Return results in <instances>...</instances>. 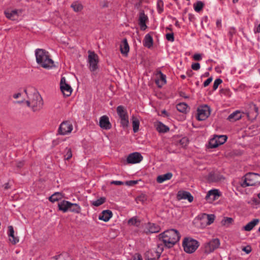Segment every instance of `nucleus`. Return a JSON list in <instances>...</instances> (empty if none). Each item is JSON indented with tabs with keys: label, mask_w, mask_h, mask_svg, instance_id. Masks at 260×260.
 Instances as JSON below:
<instances>
[{
	"label": "nucleus",
	"mask_w": 260,
	"mask_h": 260,
	"mask_svg": "<svg viewBox=\"0 0 260 260\" xmlns=\"http://www.w3.org/2000/svg\"><path fill=\"white\" fill-rule=\"evenodd\" d=\"M105 201H106L105 198L101 197L100 199H98L95 201H92L91 202V204H92V205H93L94 206L98 207V206L102 205L103 204H104L105 203Z\"/></svg>",
	"instance_id": "38"
},
{
	"label": "nucleus",
	"mask_w": 260,
	"mask_h": 260,
	"mask_svg": "<svg viewBox=\"0 0 260 260\" xmlns=\"http://www.w3.org/2000/svg\"><path fill=\"white\" fill-rule=\"evenodd\" d=\"M146 232L155 233L160 231V228L155 223L149 222L146 225Z\"/></svg>",
	"instance_id": "21"
},
{
	"label": "nucleus",
	"mask_w": 260,
	"mask_h": 260,
	"mask_svg": "<svg viewBox=\"0 0 260 260\" xmlns=\"http://www.w3.org/2000/svg\"><path fill=\"white\" fill-rule=\"evenodd\" d=\"M188 107V105L184 103H179L176 106L177 109L182 113L186 112L187 110Z\"/></svg>",
	"instance_id": "37"
},
{
	"label": "nucleus",
	"mask_w": 260,
	"mask_h": 260,
	"mask_svg": "<svg viewBox=\"0 0 260 260\" xmlns=\"http://www.w3.org/2000/svg\"><path fill=\"white\" fill-rule=\"evenodd\" d=\"M120 124L123 128L127 127L129 124L128 115L126 110L122 106H118L116 108Z\"/></svg>",
	"instance_id": "6"
},
{
	"label": "nucleus",
	"mask_w": 260,
	"mask_h": 260,
	"mask_svg": "<svg viewBox=\"0 0 260 260\" xmlns=\"http://www.w3.org/2000/svg\"><path fill=\"white\" fill-rule=\"evenodd\" d=\"M9 188V183H6L5 184V188L8 189Z\"/></svg>",
	"instance_id": "60"
},
{
	"label": "nucleus",
	"mask_w": 260,
	"mask_h": 260,
	"mask_svg": "<svg viewBox=\"0 0 260 260\" xmlns=\"http://www.w3.org/2000/svg\"><path fill=\"white\" fill-rule=\"evenodd\" d=\"M187 141V139L185 138H183L180 140V143H184L185 142Z\"/></svg>",
	"instance_id": "59"
},
{
	"label": "nucleus",
	"mask_w": 260,
	"mask_h": 260,
	"mask_svg": "<svg viewBox=\"0 0 260 260\" xmlns=\"http://www.w3.org/2000/svg\"><path fill=\"white\" fill-rule=\"evenodd\" d=\"M73 129V126L71 122L69 121H63L60 124L58 133L60 135H67L70 134Z\"/></svg>",
	"instance_id": "9"
},
{
	"label": "nucleus",
	"mask_w": 260,
	"mask_h": 260,
	"mask_svg": "<svg viewBox=\"0 0 260 260\" xmlns=\"http://www.w3.org/2000/svg\"><path fill=\"white\" fill-rule=\"evenodd\" d=\"M164 246L162 244H158L157 245V247L154 249L156 250V252L160 256L162 252L164 251Z\"/></svg>",
	"instance_id": "43"
},
{
	"label": "nucleus",
	"mask_w": 260,
	"mask_h": 260,
	"mask_svg": "<svg viewBox=\"0 0 260 260\" xmlns=\"http://www.w3.org/2000/svg\"><path fill=\"white\" fill-rule=\"evenodd\" d=\"M238 0H233L234 3H235L238 2Z\"/></svg>",
	"instance_id": "63"
},
{
	"label": "nucleus",
	"mask_w": 260,
	"mask_h": 260,
	"mask_svg": "<svg viewBox=\"0 0 260 260\" xmlns=\"http://www.w3.org/2000/svg\"><path fill=\"white\" fill-rule=\"evenodd\" d=\"M242 250L245 251L247 254H248L251 251V248L249 246L244 247L242 248Z\"/></svg>",
	"instance_id": "54"
},
{
	"label": "nucleus",
	"mask_w": 260,
	"mask_h": 260,
	"mask_svg": "<svg viewBox=\"0 0 260 260\" xmlns=\"http://www.w3.org/2000/svg\"><path fill=\"white\" fill-rule=\"evenodd\" d=\"M21 96L20 93H15L13 95V98L15 99L19 98Z\"/></svg>",
	"instance_id": "57"
},
{
	"label": "nucleus",
	"mask_w": 260,
	"mask_h": 260,
	"mask_svg": "<svg viewBox=\"0 0 260 260\" xmlns=\"http://www.w3.org/2000/svg\"><path fill=\"white\" fill-rule=\"evenodd\" d=\"M259 222V220L258 219H254L248 222L246 225L243 226L241 230L247 232L250 231L255 225L258 224Z\"/></svg>",
	"instance_id": "25"
},
{
	"label": "nucleus",
	"mask_w": 260,
	"mask_h": 260,
	"mask_svg": "<svg viewBox=\"0 0 260 260\" xmlns=\"http://www.w3.org/2000/svg\"><path fill=\"white\" fill-rule=\"evenodd\" d=\"M173 176V174L171 172L167 173L165 174L159 175L157 176L156 181L159 183H161L165 181L170 180Z\"/></svg>",
	"instance_id": "28"
},
{
	"label": "nucleus",
	"mask_w": 260,
	"mask_h": 260,
	"mask_svg": "<svg viewBox=\"0 0 260 260\" xmlns=\"http://www.w3.org/2000/svg\"><path fill=\"white\" fill-rule=\"evenodd\" d=\"M143 159L142 155L139 152H133L129 154L126 161L128 164H134L140 162Z\"/></svg>",
	"instance_id": "15"
},
{
	"label": "nucleus",
	"mask_w": 260,
	"mask_h": 260,
	"mask_svg": "<svg viewBox=\"0 0 260 260\" xmlns=\"http://www.w3.org/2000/svg\"><path fill=\"white\" fill-rule=\"evenodd\" d=\"M5 15L8 18L12 20H17L18 18V11L16 10L5 12Z\"/></svg>",
	"instance_id": "30"
},
{
	"label": "nucleus",
	"mask_w": 260,
	"mask_h": 260,
	"mask_svg": "<svg viewBox=\"0 0 260 260\" xmlns=\"http://www.w3.org/2000/svg\"><path fill=\"white\" fill-rule=\"evenodd\" d=\"M242 118V114L240 111H236L231 113L228 117V119L231 122H234Z\"/></svg>",
	"instance_id": "27"
},
{
	"label": "nucleus",
	"mask_w": 260,
	"mask_h": 260,
	"mask_svg": "<svg viewBox=\"0 0 260 260\" xmlns=\"http://www.w3.org/2000/svg\"><path fill=\"white\" fill-rule=\"evenodd\" d=\"M131 260H143L141 255L140 254L136 253L135 254Z\"/></svg>",
	"instance_id": "49"
},
{
	"label": "nucleus",
	"mask_w": 260,
	"mask_h": 260,
	"mask_svg": "<svg viewBox=\"0 0 260 260\" xmlns=\"http://www.w3.org/2000/svg\"><path fill=\"white\" fill-rule=\"evenodd\" d=\"M133 129L134 133H137L139 129L140 120L137 116L133 115L132 117Z\"/></svg>",
	"instance_id": "29"
},
{
	"label": "nucleus",
	"mask_w": 260,
	"mask_h": 260,
	"mask_svg": "<svg viewBox=\"0 0 260 260\" xmlns=\"http://www.w3.org/2000/svg\"><path fill=\"white\" fill-rule=\"evenodd\" d=\"M35 55L37 63L43 68L50 69L54 66V61L45 50L37 49L35 50Z\"/></svg>",
	"instance_id": "3"
},
{
	"label": "nucleus",
	"mask_w": 260,
	"mask_h": 260,
	"mask_svg": "<svg viewBox=\"0 0 260 260\" xmlns=\"http://www.w3.org/2000/svg\"><path fill=\"white\" fill-rule=\"evenodd\" d=\"M226 140L227 137L225 135L215 136L212 139H210L209 146L211 148H216L224 143Z\"/></svg>",
	"instance_id": "10"
},
{
	"label": "nucleus",
	"mask_w": 260,
	"mask_h": 260,
	"mask_svg": "<svg viewBox=\"0 0 260 260\" xmlns=\"http://www.w3.org/2000/svg\"><path fill=\"white\" fill-rule=\"evenodd\" d=\"M64 159L66 160L70 159L72 157V152L71 148H66L65 149V154L64 155Z\"/></svg>",
	"instance_id": "42"
},
{
	"label": "nucleus",
	"mask_w": 260,
	"mask_h": 260,
	"mask_svg": "<svg viewBox=\"0 0 260 260\" xmlns=\"http://www.w3.org/2000/svg\"><path fill=\"white\" fill-rule=\"evenodd\" d=\"M60 88L61 92L64 96H69L71 94L72 89L71 86L66 83V79L64 77H62L61 78Z\"/></svg>",
	"instance_id": "13"
},
{
	"label": "nucleus",
	"mask_w": 260,
	"mask_h": 260,
	"mask_svg": "<svg viewBox=\"0 0 260 260\" xmlns=\"http://www.w3.org/2000/svg\"><path fill=\"white\" fill-rule=\"evenodd\" d=\"M184 250L187 253L194 252L199 246V242L190 237L185 238L182 242Z\"/></svg>",
	"instance_id": "4"
},
{
	"label": "nucleus",
	"mask_w": 260,
	"mask_h": 260,
	"mask_svg": "<svg viewBox=\"0 0 260 260\" xmlns=\"http://www.w3.org/2000/svg\"><path fill=\"white\" fill-rule=\"evenodd\" d=\"M69 211L75 213H80L81 211V208L78 204L72 203Z\"/></svg>",
	"instance_id": "36"
},
{
	"label": "nucleus",
	"mask_w": 260,
	"mask_h": 260,
	"mask_svg": "<svg viewBox=\"0 0 260 260\" xmlns=\"http://www.w3.org/2000/svg\"><path fill=\"white\" fill-rule=\"evenodd\" d=\"M156 76L158 79L155 80V83L158 87H161L167 82L166 76L160 71L157 73Z\"/></svg>",
	"instance_id": "19"
},
{
	"label": "nucleus",
	"mask_w": 260,
	"mask_h": 260,
	"mask_svg": "<svg viewBox=\"0 0 260 260\" xmlns=\"http://www.w3.org/2000/svg\"><path fill=\"white\" fill-rule=\"evenodd\" d=\"M157 11L161 14L164 11V2L162 0H157L156 4Z\"/></svg>",
	"instance_id": "40"
},
{
	"label": "nucleus",
	"mask_w": 260,
	"mask_h": 260,
	"mask_svg": "<svg viewBox=\"0 0 260 260\" xmlns=\"http://www.w3.org/2000/svg\"><path fill=\"white\" fill-rule=\"evenodd\" d=\"M148 18L146 15L143 11H141L139 13V24L140 28L142 30H145L147 26L146 24V22L148 21Z\"/></svg>",
	"instance_id": "18"
},
{
	"label": "nucleus",
	"mask_w": 260,
	"mask_h": 260,
	"mask_svg": "<svg viewBox=\"0 0 260 260\" xmlns=\"http://www.w3.org/2000/svg\"><path fill=\"white\" fill-rule=\"evenodd\" d=\"M62 198V193L59 192H56L49 197V200L52 203H54L61 200Z\"/></svg>",
	"instance_id": "34"
},
{
	"label": "nucleus",
	"mask_w": 260,
	"mask_h": 260,
	"mask_svg": "<svg viewBox=\"0 0 260 260\" xmlns=\"http://www.w3.org/2000/svg\"><path fill=\"white\" fill-rule=\"evenodd\" d=\"M166 39L170 42H173L174 41V37L173 33L167 34L166 35Z\"/></svg>",
	"instance_id": "45"
},
{
	"label": "nucleus",
	"mask_w": 260,
	"mask_h": 260,
	"mask_svg": "<svg viewBox=\"0 0 260 260\" xmlns=\"http://www.w3.org/2000/svg\"><path fill=\"white\" fill-rule=\"evenodd\" d=\"M222 178V176L215 172L210 173L208 176V180L210 182H217L220 181Z\"/></svg>",
	"instance_id": "31"
},
{
	"label": "nucleus",
	"mask_w": 260,
	"mask_h": 260,
	"mask_svg": "<svg viewBox=\"0 0 260 260\" xmlns=\"http://www.w3.org/2000/svg\"><path fill=\"white\" fill-rule=\"evenodd\" d=\"M145 257L148 260H156L159 256L154 249H151L145 253Z\"/></svg>",
	"instance_id": "23"
},
{
	"label": "nucleus",
	"mask_w": 260,
	"mask_h": 260,
	"mask_svg": "<svg viewBox=\"0 0 260 260\" xmlns=\"http://www.w3.org/2000/svg\"><path fill=\"white\" fill-rule=\"evenodd\" d=\"M222 81L220 78L216 79L213 83V88L214 90H215L217 89L219 84L222 83Z\"/></svg>",
	"instance_id": "44"
},
{
	"label": "nucleus",
	"mask_w": 260,
	"mask_h": 260,
	"mask_svg": "<svg viewBox=\"0 0 260 260\" xmlns=\"http://www.w3.org/2000/svg\"><path fill=\"white\" fill-rule=\"evenodd\" d=\"M191 68L195 71H198L200 69V64L199 63H193L191 64Z\"/></svg>",
	"instance_id": "48"
},
{
	"label": "nucleus",
	"mask_w": 260,
	"mask_h": 260,
	"mask_svg": "<svg viewBox=\"0 0 260 260\" xmlns=\"http://www.w3.org/2000/svg\"><path fill=\"white\" fill-rule=\"evenodd\" d=\"M210 115V108L207 105L200 106L198 109L197 119L200 121L206 119Z\"/></svg>",
	"instance_id": "11"
},
{
	"label": "nucleus",
	"mask_w": 260,
	"mask_h": 260,
	"mask_svg": "<svg viewBox=\"0 0 260 260\" xmlns=\"http://www.w3.org/2000/svg\"><path fill=\"white\" fill-rule=\"evenodd\" d=\"M112 216V212L109 210H106L102 211L99 216V219L105 222L108 221Z\"/></svg>",
	"instance_id": "24"
},
{
	"label": "nucleus",
	"mask_w": 260,
	"mask_h": 260,
	"mask_svg": "<svg viewBox=\"0 0 260 260\" xmlns=\"http://www.w3.org/2000/svg\"><path fill=\"white\" fill-rule=\"evenodd\" d=\"M22 102H23V101H18L16 103H17L18 104H20V103H22Z\"/></svg>",
	"instance_id": "64"
},
{
	"label": "nucleus",
	"mask_w": 260,
	"mask_h": 260,
	"mask_svg": "<svg viewBox=\"0 0 260 260\" xmlns=\"http://www.w3.org/2000/svg\"><path fill=\"white\" fill-rule=\"evenodd\" d=\"M140 223L139 220L136 217H133L128 220V224L130 225L139 226Z\"/></svg>",
	"instance_id": "39"
},
{
	"label": "nucleus",
	"mask_w": 260,
	"mask_h": 260,
	"mask_svg": "<svg viewBox=\"0 0 260 260\" xmlns=\"http://www.w3.org/2000/svg\"><path fill=\"white\" fill-rule=\"evenodd\" d=\"M71 8L76 12H80L83 8V7L81 3L78 1L74 2L71 6Z\"/></svg>",
	"instance_id": "35"
},
{
	"label": "nucleus",
	"mask_w": 260,
	"mask_h": 260,
	"mask_svg": "<svg viewBox=\"0 0 260 260\" xmlns=\"http://www.w3.org/2000/svg\"><path fill=\"white\" fill-rule=\"evenodd\" d=\"M203 7L204 4L201 1H198L193 5L194 9L195 11L197 12H200L203 9Z\"/></svg>",
	"instance_id": "41"
},
{
	"label": "nucleus",
	"mask_w": 260,
	"mask_h": 260,
	"mask_svg": "<svg viewBox=\"0 0 260 260\" xmlns=\"http://www.w3.org/2000/svg\"><path fill=\"white\" fill-rule=\"evenodd\" d=\"M155 125L157 131L160 133H166L169 130V128L162 122H158Z\"/></svg>",
	"instance_id": "33"
},
{
	"label": "nucleus",
	"mask_w": 260,
	"mask_h": 260,
	"mask_svg": "<svg viewBox=\"0 0 260 260\" xmlns=\"http://www.w3.org/2000/svg\"><path fill=\"white\" fill-rule=\"evenodd\" d=\"M251 110H253V116L256 117L258 115V108L256 107L255 105L252 104L251 106Z\"/></svg>",
	"instance_id": "46"
},
{
	"label": "nucleus",
	"mask_w": 260,
	"mask_h": 260,
	"mask_svg": "<svg viewBox=\"0 0 260 260\" xmlns=\"http://www.w3.org/2000/svg\"><path fill=\"white\" fill-rule=\"evenodd\" d=\"M193 58L195 60L200 61L202 59L201 54L199 53L194 54L193 56Z\"/></svg>",
	"instance_id": "52"
},
{
	"label": "nucleus",
	"mask_w": 260,
	"mask_h": 260,
	"mask_svg": "<svg viewBox=\"0 0 260 260\" xmlns=\"http://www.w3.org/2000/svg\"><path fill=\"white\" fill-rule=\"evenodd\" d=\"M120 50L121 53L124 56H127L129 51V47L126 39L122 40L120 44Z\"/></svg>",
	"instance_id": "22"
},
{
	"label": "nucleus",
	"mask_w": 260,
	"mask_h": 260,
	"mask_svg": "<svg viewBox=\"0 0 260 260\" xmlns=\"http://www.w3.org/2000/svg\"><path fill=\"white\" fill-rule=\"evenodd\" d=\"M162 113L163 114H167V112H166L165 110H164V111L162 112Z\"/></svg>",
	"instance_id": "62"
},
{
	"label": "nucleus",
	"mask_w": 260,
	"mask_h": 260,
	"mask_svg": "<svg viewBox=\"0 0 260 260\" xmlns=\"http://www.w3.org/2000/svg\"><path fill=\"white\" fill-rule=\"evenodd\" d=\"M259 175L254 173H249L247 174L245 177L244 181L241 183L243 187H246L249 186L254 185L257 181Z\"/></svg>",
	"instance_id": "8"
},
{
	"label": "nucleus",
	"mask_w": 260,
	"mask_h": 260,
	"mask_svg": "<svg viewBox=\"0 0 260 260\" xmlns=\"http://www.w3.org/2000/svg\"><path fill=\"white\" fill-rule=\"evenodd\" d=\"M99 126L102 129L105 130H109L111 128L112 124L107 115H103L100 118Z\"/></svg>",
	"instance_id": "16"
},
{
	"label": "nucleus",
	"mask_w": 260,
	"mask_h": 260,
	"mask_svg": "<svg viewBox=\"0 0 260 260\" xmlns=\"http://www.w3.org/2000/svg\"><path fill=\"white\" fill-rule=\"evenodd\" d=\"M199 218L202 226L205 227L212 224L215 220V216L212 214L202 213L199 215Z\"/></svg>",
	"instance_id": "12"
},
{
	"label": "nucleus",
	"mask_w": 260,
	"mask_h": 260,
	"mask_svg": "<svg viewBox=\"0 0 260 260\" xmlns=\"http://www.w3.org/2000/svg\"><path fill=\"white\" fill-rule=\"evenodd\" d=\"M111 184L116 185H121L124 184V182L121 181H112L111 182Z\"/></svg>",
	"instance_id": "53"
},
{
	"label": "nucleus",
	"mask_w": 260,
	"mask_h": 260,
	"mask_svg": "<svg viewBox=\"0 0 260 260\" xmlns=\"http://www.w3.org/2000/svg\"><path fill=\"white\" fill-rule=\"evenodd\" d=\"M254 31L255 33L260 32V24L256 26L255 28L254 29Z\"/></svg>",
	"instance_id": "55"
},
{
	"label": "nucleus",
	"mask_w": 260,
	"mask_h": 260,
	"mask_svg": "<svg viewBox=\"0 0 260 260\" xmlns=\"http://www.w3.org/2000/svg\"><path fill=\"white\" fill-rule=\"evenodd\" d=\"M24 92L28 99L26 101L27 105L30 107L33 111L41 110L43 106V101L39 93L35 89L31 92H28L27 89H25Z\"/></svg>",
	"instance_id": "1"
},
{
	"label": "nucleus",
	"mask_w": 260,
	"mask_h": 260,
	"mask_svg": "<svg viewBox=\"0 0 260 260\" xmlns=\"http://www.w3.org/2000/svg\"><path fill=\"white\" fill-rule=\"evenodd\" d=\"M51 260H66V259L65 258V256L63 255L60 254V255H58L57 256L53 257L51 258Z\"/></svg>",
	"instance_id": "47"
},
{
	"label": "nucleus",
	"mask_w": 260,
	"mask_h": 260,
	"mask_svg": "<svg viewBox=\"0 0 260 260\" xmlns=\"http://www.w3.org/2000/svg\"><path fill=\"white\" fill-rule=\"evenodd\" d=\"M213 80V78L212 77H210L209 78H208L206 80H205L203 83V86L204 87H207V86H208L210 83L212 82Z\"/></svg>",
	"instance_id": "51"
},
{
	"label": "nucleus",
	"mask_w": 260,
	"mask_h": 260,
	"mask_svg": "<svg viewBox=\"0 0 260 260\" xmlns=\"http://www.w3.org/2000/svg\"><path fill=\"white\" fill-rule=\"evenodd\" d=\"M159 237L164 245L168 248L173 247L180 238L179 233L174 229L167 230L159 234Z\"/></svg>",
	"instance_id": "2"
},
{
	"label": "nucleus",
	"mask_w": 260,
	"mask_h": 260,
	"mask_svg": "<svg viewBox=\"0 0 260 260\" xmlns=\"http://www.w3.org/2000/svg\"><path fill=\"white\" fill-rule=\"evenodd\" d=\"M8 236L9 240L13 244H16L19 242V239L14 236V231L12 226H8Z\"/></svg>",
	"instance_id": "26"
},
{
	"label": "nucleus",
	"mask_w": 260,
	"mask_h": 260,
	"mask_svg": "<svg viewBox=\"0 0 260 260\" xmlns=\"http://www.w3.org/2000/svg\"><path fill=\"white\" fill-rule=\"evenodd\" d=\"M232 221H233V219L232 218H230V217H227L225 219V222L231 223Z\"/></svg>",
	"instance_id": "56"
},
{
	"label": "nucleus",
	"mask_w": 260,
	"mask_h": 260,
	"mask_svg": "<svg viewBox=\"0 0 260 260\" xmlns=\"http://www.w3.org/2000/svg\"><path fill=\"white\" fill-rule=\"evenodd\" d=\"M216 25L218 27H220L221 25V20H217L216 21Z\"/></svg>",
	"instance_id": "58"
},
{
	"label": "nucleus",
	"mask_w": 260,
	"mask_h": 260,
	"mask_svg": "<svg viewBox=\"0 0 260 260\" xmlns=\"http://www.w3.org/2000/svg\"><path fill=\"white\" fill-rule=\"evenodd\" d=\"M221 196L219 190L214 189L209 190L207 193L205 199L209 203H212L217 200Z\"/></svg>",
	"instance_id": "14"
},
{
	"label": "nucleus",
	"mask_w": 260,
	"mask_h": 260,
	"mask_svg": "<svg viewBox=\"0 0 260 260\" xmlns=\"http://www.w3.org/2000/svg\"><path fill=\"white\" fill-rule=\"evenodd\" d=\"M220 245L219 240L218 238H215L204 243L202 247V249L204 253L208 254L217 249Z\"/></svg>",
	"instance_id": "5"
},
{
	"label": "nucleus",
	"mask_w": 260,
	"mask_h": 260,
	"mask_svg": "<svg viewBox=\"0 0 260 260\" xmlns=\"http://www.w3.org/2000/svg\"><path fill=\"white\" fill-rule=\"evenodd\" d=\"M71 204L72 203L69 201L62 200L58 203V209L64 213L67 212L69 210Z\"/></svg>",
	"instance_id": "20"
},
{
	"label": "nucleus",
	"mask_w": 260,
	"mask_h": 260,
	"mask_svg": "<svg viewBox=\"0 0 260 260\" xmlns=\"http://www.w3.org/2000/svg\"><path fill=\"white\" fill-rule=\"evenodd\" d=\"M137 183H138V181L131 180V181H126L124 183V184H126L127 186H133V185L137 184Z\"/></svg>",
	"instance_id": "50"
},
{
	"label": "nucleus",
	"mask_w": 260,
	"mask_h": 260,
	"mask_svg": "<svg viewBox=\"0 0 260 260\" xmlns=\"http://www.w3.org/2000/svg\"><path fill=\"white\" fill-rule=\"evenodd\" d=\"M181 77L182 78V79H184L185 78V75H181Z\"/></svg>",
	"instance_id": "61"
},
{
	"label": "nucleus",
	"mask_w": 260,
	"mask_h": 260,
	"mask_svg": "<svg viewBox=\"0 0 260 260\" xmlns=\"http://www.w3.org/2000/svg\"><path fill=\"white\" fill-rule=\"evenodd\" d=\"M87 61L89 70L91 71H95L98 68L99 56L94 52L88 51Z\"/></svg>",
	"instance_id": "7"
},
{
	"label": "nucleus",
	"mask_w": 260,
	"mask_h": 260,
	"mask_svg": "<svg viewBox=\"0 0 260 260\" xmlns=\"http://www.w3.org/2000/svg\"><path fill=\"white\" fill-rule=\"evenodd\" d=\"M177 199L178 200H187L190 203L193 200V197L191 194L187 191L179 190L177 194Z\"/></svg>",
	"instance_id": "17"
},
{
	"label": "nucleus",
	"mask_w": 260,
	"mask_h": 260,
	"mask_svg": "<svg viewBox=\"0 0 260 260\" xmlns=\"http://www.w3.org/2000/svg\"><path fill=\"white\" fill-rule=\"evenodd\" d=\"M153 45V39L152 37L149 34H147L144 38V45L147 47L150 48Z\"/></svg>",
	"instance_id": "32"
}]
</instances>
